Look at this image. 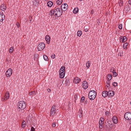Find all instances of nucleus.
Wrapping results in <instances>:
<instances>
[{
    "label": "nucleus",
    "mask_w": 131,
    "mask_h": 131,
    "mask_svg": "<svg viewBox=\"0 0 131 131\" xmlns=\"http://www.w3.org/2000/svg\"><path fill=\"white\" fill-rule=\"evenodd\" d=\"M108 124H105V128L107 130H110L113 129H114L116 127V126L114 124L112 123V122L110 120H108L107 121Z\"/></svg>",
    "instance_id": "f257e3e1"
},
{
    "label": "nucleus",
    "mask_w": 131,
    "mask_h": 131,
    "mask_svg": "<svg viewBox=\"0 0 131 131\" xmlns=\"http://www.w3.org/2000/svg\"><path fill=\"white\" fill-rule=\"evenodd\" d=\"M26 105L25 102L20 101L18 103V110H23L26 107Z\"/></svg>",
    "instance_id": "f03ea898"
},
{
    "label": "nucleus",
    "mask_w": 131,
    "mask_h": 131,
    "mask_svg": "<svg viewBox=\"0 0 131 131\" xmlns=\"http://www.w3.org/2000/svg\"><path fill=\"white\" fill-rule=\"evenodd\" d=\"M96 95V92L95 91L91 90L89 93V98L91 100H93L95 99Z\"/></svg>",
    "instance_id": "7ed1b4c3"
},
{
    "label": "nucleus",
    "mask_w": 131,
    "mask_h": 131,
    "mask_svg": "<svg viewBox=\"0 0 131 131\" xmlns=\"http://www.w3.org/2000/svg\"><path fill=\"white\" fill-rule=\"evenodd\" d=\"M55 14V16L56 17H60L62 15V10L60 8H56L54 9Z\"/></svg>",
    "instance_id": "20e7f679"
},
{
    "label": "nucleus",
    "mask_w": 131,
    "mask_h": 131,
    "mask_svg": "<svg viewBox=\"0 0 131 131\" xmlns=\"http://www.w3.org/2000/svg\"><path fill=\"white\" fill-rule=\"evenodd\" d=\"M45 47V45L43 42L39 43L38 46V49L39 51H41Z\"/></svg>",
    "instance_id": "39448f33"
},
{
    "label": "nucleus",
    "mask_w": 131,
    "mask_h": 131,
    "mask_svg": "<svg viewBox=\"0 0 131 131\" xmlns=\"http://www.w3.org/2000/svg\"><path fill=\"white\" fill-rule=\"evenodd\" d=\"M125 118L128 120L131 119V113L130 112H127L124 115Z\"/></svg>",
    "instance_id": "423d86ee"
},
{
    "label": "nucleus",
    "mask_w": 131,
    "mask_h": 131,
    "mask_svg": "<svg viewBox=\"0 0 131 131\" xmlns=\"http://www.w3.org/2000/svg\"><path fill=\"white\" fill-rule=\"evenodd\" d=\"M56 105H53L51 107L50 111V116L51 115L53 116L55 114V111L56 110Z\"/></svg>",
    "instance_id": "0eeeda50"
},
{
    "label": "nucleus",
    "mask_w": 131,
    "mask_h": 131,
    "mask_svg": "<svg viewBox=\"0 0 131 131\" xmlns=\"http://www.w3.org/2000/svg\"><path fill=\"white\" fill-rule=\"evenodd\" d=\"M13 70L12 69L9 68L8 69L6 73V75L7 77H10L12 73Z\"/></svg>",
    "instance_id": "6e6552de"
},
{
    "label": "nucleus",
    "mask_w": 131,
    "mask_h": 131,
    "mask_svg": "<svg viewBox=\"0 0 131 131\" xmlns=\"http://www.w3.org/2000/svg\"><path fill=\"white\" fill-rule=\"evenodd\" d=\"M61 8L63 11H65L68 9V5L67 4H63L61 5Z\"/></svg>",
    "instance_id": "1a4fd4ad"
},
{
    "label": "nucleus",
    "mask_w": 131,
    "mask_h": 131,
    "mask_svg": "<svg viewBox=\"0 0 131 131\" xmlns=\"http://www.w3.org/2000/svg\"><path fill=\"white\" fill-rule=\"evenodd\" d=\"M83 88L85 89H86L88 87V84L86 81H84L82 84Z\"/></svg>",
    "instance_id": "9d476101"
},
{
    "label": "nucleus",
    "mask_w": 131,
    "mask_h": 131,
    "mask_svg": "<svg viewBox=\"0 0 131 131\" xmlns=\"http://www.w3.org/2000/svg\"><path fill=\"white\" fill-rule=\"evenodd\" d=\"M10 95L9 92L5 94L3 99L4 101H5L8 99Z\"/></svg>",
    "instance_id": "9b49d317"
},
{
    "label": "nucleus",
    "mask_w": 131,
    "mask_h": 131,
    "mask_svg": "<svg viewBox=\"0 0 131 131\" xmlns=\"http://www.w3.org/2000/svg\"><path fill=\"white\" fill-rule=\"evenodd\" d=\"M5 19V16L2 13H0V22H2V24L3 23L2 21Z\"/></svg>",
    "instance_id": "f8f14e48"
},
{
    "label": "nucleus",
    "mask_w": 131,
    "mask_h": 131,
    "mask_svg": "<svg viewBox=\"0 0 131 131\" xmlns=\"http://www.w3.org/2000/svg\"><path fill=\"white\" fill-rule=\"evenodd\" d=\"M80 80L79 78L77 77L74 78L73 82L77 84L80 82Z\"/></svg>",
    "instance_id": "ddd939ff"
},
{
    "label": "nucleus",
    "mask_w": 131,
    "mask_h": 131,
    "mask_svg": "<svg viewBox=\"0 0 131 131\" xmlns=\"http://www.w3.org/2000/svg\"><path fill=\"white\" fill-rule=\"evenodd\" d=\"M112 121L113 123L115 124H117L118 122V120L117 118L115 116L113 117L112 118Z\"/></svg>",
    "instance_id": "4468645a"
},
{
    "label": "nucleus",
    "mask_w": 131,
    "mask_h": 131,
    "mask_svg": "<svg viewBox=\"0 0 131 131\" xmlns=\"http://www.w3.org/2000/svg\"><path fill=\"white\" fill-rule=\"evenodd\" d=\"M108 92V95L110 96H113L114 94V92L112 91H110Z\"/></svg>",
    "instance_id": "2eb2a0df"
},
{
    "label": "nucleus",
    "mask_w": 131,
    "mask_h": 131,
    "mask_svg": "<svg viewBox=\"0 0 131 131\" xmlns=\"http://www.w3.org/2000/svg\"><path fill=\"white\" fill-rule=\"evenodd\" d=\"M6 7L4 4H2L1 6V10L4 11L6 9Z\"/></svg>",
    "instance_id": "dca6fc26"
},
{
    "label": "nucleus",
    "mask_w": 131,
    "mask_h": 131,
    "mask_svg": "<svg viewBox=\"0 0 131 131\" xmlns=\"http://www.w3.org/2000/svg\"><path fill=\"white\" fill-rule=\"evenodd\" d=\"M45 39L46 41L48 42V44L50 42V37L49 35H47L45 37Z\"/></svg>",
    "instance_id": "f3484780"
},
{
    "label": "nucleus",
    "mask_w": 131,
    "mask_h": 131,
    "mask_svg": "<svg viewBox=\"0 0 131 131\" xmlns=\"http://www.w3.org/2000/svg\"><path fill=\"white\" fill-rule=\"evenodd\" d=\"M104 120V119L103 117H101L100 118V121L99 123V125H103L104 124L103 121Z\"/></svg>",
    "instance_id": "a211bd4d"
},
{
    "label": "nucleus",
    "mask_w": 131,
    "mask_h": 131,
    "mask_svg": "<svg viewBox=\"0 0 131 131\" xmlns=\"http://www.w3.org/2000/svg\"><path fill=\"white\" fill-rule=\"evenodd\" d=\"M59 77H60L61 78H63L64 77L65 74V72H59Z\"/></svg>",
    "instance_id": "6ab92c4d"
},
{
    "label": "nucleus",
    "mask_w": 131,
    "mask_h": 131,
    "mask_svg": "<svg viewBox=\"0 0 131 131\" xmlns=\"http://www.w3.org/2000/svg\"><path fill=\"white\" fill-rule=\"evenodd\" d=\"M78 115L81 118L83 116V111L81 110H79L78 112Z\"/></svg>",
    "instance_id": "aec40b11"
},
{
    "label": "nucleus",
    "mask_w": 131,
    "mask_h": 131,
    "mask_svg": "<svg viewBox=\"0 0 131 131\" xmlns=\"http://www.w3.org/2000/svg\"><path fill=\"white\" fill-rule=\"evenodd\" d=\"M102 95L104 97L107 96L108 95L107 91H103L102 93Z\"/></svg>",
    "instance_id": "412c9836"
},
{
    "label": "nucleus",
    "mask_w": 131,
    "mask_h": 131,
    "mask_svg": "<svg viewBox=\"0 0 131 131\" xmlns=\"http://www.w3.org/2000/svg\"><path fill=\"white\" fill-rule=\"evenodd\" d=\"M112 78V76L111 74H108L107 77V80L110 81L111 80Z\"/></svg>",
    "instance_id": "4be33fe9"
},
{
    "label": "nucleus",
    "mask_w": 131,
    "mask_h": 131,
    "mask_svg": "<svg viewBox=\"0 0 131 131\" xmlns=\"http://www.w3.org/2000/svg\"><path fill=\"white\" fill-rule=\"evenodd\" d=\"M65 67L64 66H62L61 67L59 70V72H65Z\"/></svg>",
    "instance_id": "5701e85b"
},
{
    "label": "nucleus",
    "mask_w": 131,
    "mask_h": 131,
    "mask_svg": "<svg viewBox=\"0 0 131 131\" xmlns=\"http://www.w3.org/2000/svg\"><path fill=\"white\" fill-rule=\"evenodd\" d=\"M47 5L48 7H51L53 5V3L52 2L49 1L48 2Z\"/></svg>",
    "instance_id": "b1692460"
},
{
    "label": "nucleus",
    "mask_w": 131,
    "mask_h": 131,
    "mask_svg": "<svg viewBox=\"0 0 131 131\" xmlns=\"http://www.w3.org/2000/svg\"><path fill=\"white\" fill-rule=\"evenodd\" d=\"M79 11V9L78 8L76 7L73 10V13L74 14H76L78 13Z\"/></svg>",
    "instance_id": "393cba45"
},
{
    "label": "nucleus",
    "mask_w": 131,
    "mask_h": 131,
    "mask_svg": "<svg viewBox=\"0 0 131 131\" xmlns=\"http://www.w3.org/2000/svg\"><path fill=\"white\" fill-rule=\"evenodd\" d=\"M91 64L90 61H88L86 63V67L88 69L89 68L90 66V65Z\"/></svg>",
    "instance_id": "a878e982"
},
{
    "label": "nucleus",
    "mask_w": 131,
    "mask_h": 131,
    "mask_svg": "<svg viewBox=\"0 0 131 131\" xmlns=\"http://www.w3.org/2000/svg\"><path fill=\"white\" fill-rule=\"evenodd\" d=\"M127 40V38L125 36L123 37V40H122V42L124 43L126 42Z\"/></svg>",
    "instance_id": "bb28decb"
},
{
    "label": "nucleus",
    "mask_w": 131,
    "mask_h": 131,
    "mask_svg": "<svg viewBox=\"0 0 131 131\" xmlns=\"http://www.w3.org/2000/svg\"><path fill=\"white\" fill-rule=\"evenodd\" d=\"M14 48L13 47H10L9 49V52L10 53H12L13 51L14 50Z\"/></svg>",
    "instance_id": "cd10ccee"
},
{
    "label": "nucleus",
    "mask_w": 131,
    "mask_h": 131,
    "mask_svg": "<svg viewBox=\"0 0 131 131\" xmlns=\"http://www.w3.org/2000/svg\"><path fill=\"white\" fill-rule=\"evenodd\" d=\"M82 34V31L80 30H79L77 32V34L78 36L80 37L81 36Z\"/></svg>",
    "instance_id": "c85d7f7f"
},
{
    "label": "nucleus",
    "mask_w": 131,
    "mask_h": 131,
    "mask_svg": "<svg viewBox=\"0 0 131 131\" xmlns=\"http://www.w3.org/2000/svg\"><path fill=\"white\" fill-rule=\"evenodd\" d=\"M128 43L127 42L125 43L124 44L123 48L124 49H126L127 48V46L128 45Z\"/></svg>",
    "instance_id": "c756f323"
},
{
    "label": "nucleus",
    "mask_w": 131,
    "mask_h": 131,
    "mask_svg": "<svg viewBox=\"0 0 131 131\" xmlns=\"http://www.w3.org/2000/svg\"><path fill=\"white\" fill-rule=\"evenodd\" d=\"M49 14L50 15H54L55 16V14L54 9L52 10H51L50 12V13Z\"/></svg>",
    "instance_id": "7c9ffc66"
},
{
    "label": "nucleus",
    "mask_w": 131,
    "mask_h": 131,
    "mask_svg": "<svg viewBox=\"0 0 131 131\" xmlns=\"http://www.w3.org/2000/svg\"><path fill=\"white\" fill-rule=\"evenodd\" d=\"M63 2L62 0H58L57 1V4L60 5Z\"/></svg>",
    "instance_id": "2f4dec72"
},
{
    "label": "nucleus",
    "mask_w": 131,
    "mask_h": 131,
    "mask_svg": "<svg viewBox=\"0 0 131 131\" xmlns=\"http://www.w3.org/2000/svg\"><path fill=\"white\" fill-rule=\"evenodd\" d=\"M26 122H25V121H23V123L22 124V127L23 128H24L26 125Z\"/></svg>",
    "instance_id": "473e14b6"
},
{
    "label": "nucleus",
    "mask_w": 131,
    "mask_h": 131,
    "mask_svg": "<svg viewBox=\"0 0 131 131\" xmlns=\"http://www.w3.org/2000/svg\"><path fill=\"white\" fill-rule=\"evenodd\" d=\"M106 83L107 84V87H108L110 86V80H108L106 81Z\"/></svg>",
    "instance_id": "72a5a7b5"
},
{
    "label": "nucleus",
    "mask_w": 131,
    "mask_h": 131,
    "mask_svg": "<svg viewBox=\"0 0 131 131\" xmlns=\"http://www.w3.org/2000/svg\"><path fill=\"white\" fill-rule=\"evenodd\" d=\"M113 77H115L117 75V73L115 72H114L113 73Z\"/></svg>",
    "instance_id": "f704fd0d"
},
{
    "label": "nucleus",
    "mask_w": 131,
    "mask_h": 131,
    "mask_svg": "<svg viewBox=\"0 0 131 131\" xmlns=\"http://www.w3.org/2000/svg\"><path fill=\"white\" fill-rule=\"evenodd\" d=\"M43 58L44 60H48V58L46 55H44L43 56Z\"/></svg>",
    "instance_id": "c9c22d12"
},
{
    "label": "nucleus",
    "mask_w": 131,
    "mask_h": 131,
    "mask_svg": "<svg viewBox=\"0 0 131 131\" xmlns=\"http://www.w3.org/2000/svg\"><path fill=\"white\" fill-rule=\"evenodd\" d=\"M35 93V91H31L29 93V95L30 96H31Z\"/></svg>",
    "instance_id": "e433bc0d"
},
{
    "label": "nucleus",
    "mask_w": 131,
    "mask_h": 131,
    "mask_svg": "<svg viewBox=\"0 0 131 131\" xmlns=\"http://www.w3.org/2000/svg\"><path fill=\"white\" fill-rule=\"evenodd\" d=\"M118 27L120 29H122V24H119L118 25Z\"/></svg>",
    "instance_id": "4c0bfd02"
},
{
    "label": "nucleus",
    "mask_w": 131,
    "mask_h": 131,
    "mask_svg": "<svg viewBox=\"0 0 131 131\" xmlns=\"http://www.w3.org/2000/svg\"><path fill=\"white\" fill-rule=\"evenodd\" d=\"M112 84L115 87L117 86V83L116 82H114Z\"/></svg>",
    "instance_id": "58836bf2"
},
{
    "label": "nucleus",
    "mask_w": 131,
    "mask_h": 131,
    "mask_svg": "<svg viewBox=\"0 0 131 131\" xmlns=\"http://www.w3.org/2000/svg\"><path fill=\"white\" fill-rule=\"evenodd\" d=\"M55 55L54 54H52L51 56V57L52 59H54V58H55Z\"/></svg>",
    "instance_id": "ea45409f"
},
{
    "label": "nucleus",
    "mask_w": 131,
    "mask_h": 131,
    "mask_svg": "<svg viewBox=\"0 0 131 131\" xmlns=\"http://www.w3.org/2000/svg\"><path fill=\"white\" fill-rule=\"evenodd\" d=\"M35 129L33 127H31V131H35Z\"/></svg>",
    "instance_id": "a19ab883"
},
{
    "label": "nucleus",
    "mask_w": 131,
    "mask_h": 131,
    "mask_svg": "<svg viewBox=\"0 0 131 131\" xmlns=\"http://www.w3.org/2000/svg\"><path fill=\"white\" fill-rule=\"evenodd\" d=\"M85 97L84 96H82L81 98V100L83 102L85 99Z\"/></svg>",
    "instance_id": "79ce46f5"
},
{
    "label": "nucleus",
    "mask_w": 131,
    "mask_h": 131,
    "mask_svg": "<svg viewBox=\"0 0 131 131\" xmlns=\"http://www.w3.org/2000/svg\"><path fill=\"white\" fill-rule=\"evenodd\" d=\"M16 25L18 27H19L20 26V24L18 22H17L16 23Z\"/></svg>",
    "instance_id": "37998d69"
},
{
    "label": "nucleus",
    "mask_w": 131,
    "mask_h": 131,
    "mask_svg": "<svg viewBox=\"0 0 131 131\" xmlns=\"http://www.w3.org/2000/svg\"><path fill=\"white\" fill-rule=\"evenodd\" d=\"M52 126L53 127H55L56 126V123H53L52 124Z\"/></svg>",
    "instance_id": "c03bdc74"
},
{
    "label": "nucleus",
    "mask_w": 131,
    "mask_h": 131,
    "mask_svg": "<svg viewBox=\"0 0 131 131\" xmlns=\"http://www.w3.org/2000/svg\"><path fill=\"white\" fill-rule=\"evenodd\" d=\"M103 125H99V128L100 129H102V126Z\"/></svg>",
    "instance_id": "a18cd8bd"
},
{
    "label": "nucleus",
    "mask_w": 131,
    "mask_h": 131,
    "mask_svg": "<svg viewBox=\"0 0 131 131\" xmlns=\"http://www.w3.org/2000/svg\"><path fill=\"white\" fill-rule=\"evenodd\" d=\"M122 40H123V37L122 36L120 37V40L121 42H122Z\"/></svg>",
    "instance_id": "49530a36"
},
{
    "label": "nucleus",
    "mask_w": 131,
    "mask_h": 131,
    "mask_svg": "<svg viewBox=\"0 0 131 131\" xmlns=\"http://www.w3.org/2000/svg\"><path fill=\"white\" fill-rule=\"evenodd\" d=\"M114 71H115L113 69H111V72L113 73L114 72Z\"/></svg>",
    "instance_id": "de8ad7c7"
},
{
    "label": "nucleus",
    "mask_w": 131,
    "mask_h": 131,
    "mask_svg": "<svg viewBox=\"0 0 131 131\" xmlns=\"http://www.w3.org/2000/svg\"><path fill=\"white\" fill-rule=\"evenodd\" d=\"M93 13H94V11H93V10H91V14H93Z\"/></svg>",
    "instance_id": "09e8293b"
},
{
    "label": "nucleus",
    "mask_w": 131,
    "mask_h": 131,
    "mask_svg": "<svg viewBox=\"0 0 131 131\" xmlns=\"http://www.w3.org/2000/svg\"><path fill=\"white\" fill-rule=\"evenodd\" d=\"M32 17H29V19H30V23L31 22V19H32Z\"/></svg>",
    "instance_id": "8fccbe9b"
},
{
    "label": "nucleus",
    "mask_w": 131,
    "mask_h": 131,
    "mask_svg": "<svg viewBox=\"0 0 131 131\" xmlns=\"http://www.w3.org/2000/svg\"><path fill=\"white\" fill-rule=\"evenodd\" d=\"M47 91L48 92H50L51 91V90L50 89H48L47 90Z\"/></svg>",
    "instance_id": "3c124183"
},
{
    "label": "nucleus",
    "mask_w": 131,
    "mask_h": 131,
    "mask_svg": "<svg viewBox=\"0 0 131 131\" xmlns=\"http://www.w3.org/2000/svg\"><path fill=\"white\" fill-rule=\"evenodd\" d=\"M129 3L131 5V0H129Z\"/></svg>",
    "instance_id": "603ef678"
},
{
    "label": "nucleus",
    "mask_w": 131,
    "mask_h": 131,
    "mask_svg": "<svg viewBox=\"0 0 131 131\" xmlns=\"http://www.w3.org/2000/svg\"><path fill=\"white\" fill-rule=\"evenodd\" d=\"M85 31L86 32L88 31V29L87 28L85 29Z\"/></svg>",
    "instance_id": "864d4df0"
},
{
    "label": "nucleus",
    "mask_w": 131,
    "mask_h": 131,
    "mask_svg": "<svg viewBox=\"0 0 131 131\" xmlns=\"http://www.w3.org/2000/svg\"><path fill=\"white\" fill-rule=\"evenodd\" d=\"M121 1V4L123 3V2L122 1Z\"/></svg>",
    "instance_id": "5fc2aeb1"
},
{
    "label": "nucleus",
    "mask_w": 131,
    "mask_h": 131,
    "mask_svg": "<svg viewBox=\"0 0 131 131\" xmlns=\"http://www.w3.org/2000/svg\"><path fill=\"white\" fill-rule=\"evenodd\" d=\"M130 130H131V128H130Z\"/></svg>",
    "instance_id": "6e6d98bb"
},
{
    "label": "nucleus",
    "mask_w": 131,
    "mask_h": 131,
    "mask_svg": "<svg viewBox=\"0 0 131 131\" xmlns=\"http://www.w3.org/2000/svg\"><path fill=\"white\" fill-rule=\"evenodd\" d=\"M1 24V23L0 22V24Z\"/></svg>",
    "instance_id": "4d7b16f0"
}]
</instances>
